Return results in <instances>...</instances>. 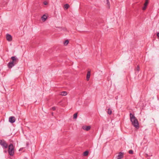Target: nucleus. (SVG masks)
Returning <instances> with one entry per match:
<instances>
[{
    "label": "nucleus",
    "mask_w": 159,
    "mask_h": 159,
    "mask_svg": "<svg viewBox=\"0 0 159 159\" xmlns=\"http://www.w3.org/2000/svg\"><path fill=\"white\" fill-rule=\"evenodd\" d=\"M128 152H129V154H133V151L132 150H129Z\"/></svg>",
    "instance_id": "obj_18"
},
{
    "label": "nucleus",
    "mask_w": 159,
    "mask_h": 159,
    "mask_svg": "<svg viewBox=\"0 0 159 159\" xmlns=\"http://www.w3.org/2000/svg\"><path fill=\"white\" fill-rule=\"evenodd\" d=\"M20 148V149H19V151H22V149H23V148Z\"/></svg>",
    "instance_id": "obj_23"
},
{
    "label": "nucleus",
    "mask_w": 159,
    "mask_h": 159,
    "mask_svg": "<svg viewBox=\"0 0 159 159\" xmlns=\"http://www.w3.org/2000/svg\"><path fill=\"white\" fill-rule=\"evenodd\" d=\"M6 38L7 40L9 42L11 41L12 40V37L11 35L8 34H6Z\"/></svg>",
    "instance_id": "obj_9"
},
{
    "label": "nucleus",
    "mask_w": 159,
    "mask_h": 159,
    "mask_svg": "<svg viewBox=\"0 0 159 159\" xmlns=\"http://www.w3.org/2000/svg\"><path fill=\"white\" fill-rule=\"evenodd\" d=\"M4 152H5V153H7V150H4Z\"/></svg>",
    "instance_id": "obj_27"
},
{
    "label": "nucleus",
    "mask_w": 159,
    "mask_h": 159,
    "mask_svg": "<svg viewBox=\"0 0 159 159\" xmlns=\"http://www.w3.org/2000/svg\"><path fill=\"white\" fill-rule=\"evenodd\" d=\"M15 118L14 116H11L9 118V121L11 123H13L15 121Z\"/></svg>",
    "instance_id": "obj_7"
},
{
    "label": "nucleus",
    "mask_w": 159,
    "mask_h": 159,
    "mask_svg": "<svg viewBox=\"0 0 159 159\" xmlns=\"http://www.w3.org/2000/svg\"><path fill=\"white\" fill-rule=\"evenodd\" d=\"M53 113H52V115H53Z\"/></svg>",
    "instance_id": "obj_28"
},
{
    "label": "nucleus",
    "mask_w": 159,
    "mask_h": 159,
    "mask_svg": "<svg viewBox=\"0 0 159 159\" xmlns=\"http://www.w3.org/2000/svg\"><path fill=\"white\" fill-rule=\"evenodd\" d=\"M91 128V127L90 126H84L83 127V129L84 130H86V131H88Z\"/></svg>",
    "instance_id": "obj_10"
},
{
    "label": "nucleus",
    "mask_w": 159,
    "mask_h": 159,
    "mask_svg": "<svg viewBox=\"0 0 159 159\" xmlns=\"http://www.w3.org/2000/svg\"><path fill=\"white\" fill-rule=\"evenodd\" d=\"M11 59L12 61H11V62H13L17 64L18 61V59L15 56H12L11 57Z\"/></svg>",
    "instance_id": "obj_4"
},
{
    "label": "nucleus",
    "mask_w": 159,
    "mask_h": 159,
    "mask_svg": "<svg viewBox=\"0 0 159 159\" xmlns=\"http://www.w3.org/2000/svg\"><path fill=\"white\" fill-rule=\"evenodd\" d=\"M47 18V17L46 16V15H43V16L42 17V20H43L44 21H45L46 20Z\"/></svg>",
    "instance_id": "obj_12"
},
{
    "label": "nucleus",
    "mask_w": 159,
    "mask_h": 159,
    "mask_svg": "<svg viewBox=\"0 0 159 159\" xmlns=\"http://www.w3.org/2000/svg\"><path fill=\"white\" fill-rule=\"evenodd\" d=\"M124 153L121 152H119L118 155L116 157V159H121L123 158Z\"/></svg>",
    "instance_id": "obj_6"
},
{
    "label": "nucleus",
    "mask_w": 159,
    "mask_h": 159,
    "mask_svg": "<svg viewBox=\"0 0 159 159\" xmlns=\"http://www.w3.org/2000/svg\"><path fill=\"white\" fill-rule=\"evenodd\" d=\"M44 5H46L47 4V2H44Z\"/></svg>",
    "instance_id": "obj_25"
},
{
    "label": "nucleus",
    "mask_w": 159,
    "mask_h": 159,
    "mask_svg": "<svg viewBox=\"0 0 159 159\" xmlns=\"http://www.w3.org/2000/svg\"><path fill=\"white\" fill-rule=\"evenodd\" d=\"M29 144V143H26V145H27V146H28V145Z\"/></svg>",
    "instance_id": "obj_26"
},
{
    "label": "nucleus",
    "mask_w": 159,
    "mask_h": 159,
    "mask_svg": "<svg viewBox=\"0 0 159 159\" xmlns=\"http://www.w3.org/2000/svg\"><path fill=\"white\" fill-rule=\"evenodd\" d=\"M139 66H137V68L136 69V70H137L138 72L139 70Z\"/></svg>",
    "instance_id": "obj_21"
},
{
    "label": "nucleus",
    "mask_w": 159,
    "mask_h": 159,
    "mask_svg": "<svg viewBox=\"0 0 159 159\" xmlns=\"http://www.w3.org/2000/svg\"><path fill=\"white\" fill-rule=\"evenodd\" d=\"M90 71H89L87 72V74L86 75V80L87 81H88L89 80V78L90 76Z\"/></svg>",
    "instance_id": "obj_11"
},
{
    "label": "nucleus",
    "mask_w": 159,
    "mask_h": 159,
    "mask_svg": "<svg viewBox=\"0 0 159 159\" xmlns=\"http://www.w3.org/2000/svg\"><path fill=\"white\" fill-rule=\"evenodd\" d=\"M89 154V152L88 151H86L84 152L83 153V155L84 156H87Z\"/></svg>",
    "instance_id": "obj_15"
},
{
    "label": "nucleus",
    "mask_w": 159,
    "mask_h": 159,
    "mask_svg": "<svg viewBox=\"0 0 159 159\" xmlns=\"http://www.w3.org/2000/svg\"><path fill=\"white\" fill-rule=\"evenodd\" d=\"M16 64H15L14 63L10 61L9 62L8 64V66L9 69H11L12 67L13 66H14Z\"/></svg>",
    "instance_id": "obj_8"
},
{
    "label": "nucleus",
    "mask_w": 159,
    "mask_h": 159,
    "mask_svg": "<svg viewBox=\"0 0 159 159\" xmlns=\"http://www.w3.org/2000/svg\"><path fill=\"white\" fill-rule=\"evenodd\" d=\"M106 1L107 4V5H108V6L109 7L110 2L108 0H106Z\"/></svg>",
    "instance_id": "obj_20"
},
{
    "label": "nucleus",
    "mask_w": 159,
    "mask_h": 159,
    "mask_svg": "<svg viewBox=\"0 0 159 159\" xmlns=\"http://www.w3.org/2000/svg\"><path fill=\"white\" fill-rule=\"evenodd\" d=\"M157 36L159 38V33L157 34Z\"/></svg>",
    "instance_id": "obj_24"
},
{
    "label": "nucleus",
    "mask_w": 159,
    "mask_h": 159,
    "mask_svg": "<svg viewBox=\"0 0 159 159\" xmlns=\"http://www.w3.org/2000/svg\"><path fill=\"white\" fill-rule=\"evenodd\" d=\"M77 116V113H75L74 114V117H73L74 118V119H76Z\"/></svg>",
    "instance_id": "obj_19"
},
{
    "label": "nucleus",
    "mask_w": 159,
    "mask_h": 159,
    "mask_svg": "<svg viewBox=\"0 0 159 159\" xmlns=\"http://www.w3.org/2000/svg\"><path fill=\"white\" fill-rule=\"evenodd\" d=\"M69 43V41L67 40H66L64 43H63V44H64V45L66 46Z\"/></svg>",
    "instance_id": "obj_16"
},
{
    "label": "nucleus",
    "mask_w": 159,
    "mask_h": 159,
    "mask_svg": "<svg viewBox=\"0 0 159 159\" xmlns=\"http://www.w3.org/2000/svg\"><path fill=\"white\" fill-rule=\"evenodd\" d=\"M70 7V6L68 4H66L64 6V8L65 9H67L69 8Z\"/></svg>",
    "instance_id": "obj_14"
},
{
    "label": "nucleus",
    "mask_w": 159,
    "mask_h": 159,
    "mask_svg": "<svg viewBox=\"0 0 159 159\" xmlns=\"http://www.w3.org/2000/svg\"><path fill=\"white\" fill-rule=\"evenodd\" d=\"M0 145L3 149L8 148V144L4 140H0Z\"/></svg>",
    "instance_id": "obj_3"
},
{
    "label": "nucleus",
    "mask_w": 159,
    "mask_h": 159,
    "mask_svg": "<svg viewBox=\"0 0 159 159\" xmlns=\"http://www.w3.org/2000/svg\"><path fill=\"white\" fill-rule=\"evenodd\" d=\"M67 93L66 91H63L61 93V95L62 96H66L67 95Z\"/></svg>",
    "instance_id": "obj_13"
},
{
    "label": "nucleus",
    "mask_w": 159,
    "mask_h": 159,
    "mask_svg": "<svg viewBox=\"0 0 159 159\" xmlns=\"http://www.w3.org/2000/svg\"><path fill=\"white\" fill-rule=\"evenodd\" d=\"M149 3V0H145V2L144 4V7L142 8V10L145 11L147 8V5Z\"/></svg>",
    "instance_id": "obj_5"
},
{
    "label": "nucleus",
    "mask_w": 159,
    "mask_h": 159,
    "mask_svg": "<svg viewBox=\"0 0 159 159\" xmlns=\"http://www.w3.org/2000/svg\"><path fill=\"white\" fill-rule=\"evenodd\" d=\"M51 109H52V110L54 111L56 109L55 107H53L51 108Z\"/></svg>",
    "instance_id": "obj_22"
},
{
    "label": "nucleus",
    "mask_w": 159,
    "mask_h": 159,
    "mask_svg": "<svg viewBox=\"0 0 159 159\" xmlns=\"http://www.w3.org/2000/svg\"><path fill=\"white\" fill-rule=\"evenodd\" d=\"M130 119L131 122L132 124L135 127L138 128H139V124L137 119L134 116V114L130 113Z\"/></svg>",
    "instance_id": "obj_1"
},
{
    "label": "nucleus",
    "mask_w": 159,
    "mask_h": 159,
    "mask_svg": "<svg viewBox=\"0 0 159 159\" xmlns=\"http://www.w3.org/2000/svg\"><path fill=\"white\" fill-rule=\"evenodd\" d=\"M8 152L9 154L11 156H13L15 152V150H14V147L12 143H10L8 147Z\"/></svg>",
    "instance_id": "obj_2"
},
{
    "label": "nucleus",
    "mask_w": 159,
    "mask_h": 159,
    "mask_svg": "<svg viewBox=\"0 0 159 159\" xmlns=\"http://www.w3.org/2000/svg\"><path fill=\"white\" fill-rule=\"evenodd\" d=\"M107 113L109 115H111L112 113V111L110 109H108Z\"/></svg>",
    "instance_id": "obj_17"
}]
</instances>
